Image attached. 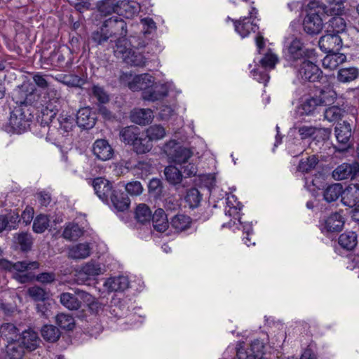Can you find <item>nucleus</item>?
Returning a JSON list of instances; mask_svg holds the SVG:
<instances>
[{
	"mask_svg": "<svg viewBox=\"0 0 359 359\" xmlns=\"http://www.w3.org/2000/svg\"><path fill=\"white\" fill-rule=\"evenodd\" d=\"M93 154L97 159L106 161L112 158L114 149L106 140L100 139L94 142Z\"/></svg>",
	"mask_w": 359,
	"mask_h": 359,
	"instance_id": "f3484780",
	"label": "nucleus"
},
{
	"mask_svg": "<svg viewBox=\"0 0 359 359\" xmlns=\"http://www.w3.org/2000/svg\"><path fill=\"white\" fill-rule=\"evenodd\" d=\"M257 10L252 7L249 12L250 18L243 17L234 21L235 30L242 38L248 36L250 32H255L258 29L255 23L250 22V19L257 18Z\"/></svg>",
	"mask_w": 359,
	"mask_h": 359,
	"instance_id": "f8f14e48",
	"label": "nucleus"
},
{
	"mask_svg": "<svg viewBox=\"0 0 359 359\" xmlns=\"http://www.w3.org/2000/svg\"><path fill=\"white\" fill-rule=\"evenodd\" d=\"M185 201L191 208H196L201 201V195L197 189H190L187 192Z\"/></svg>",
	"mask_w": 359,
	"mask_h": 359,
	"instance_id": "4d7b16f0",
	"label": "nucleus"
},
{
	"mask_svg": "<svg viewBox=\"0 0 359 359\" xmlns=\"http://www.w3.org/2000/svg\"><path fill=\"white\" fill-rule=\"evenodd\" d=\"M18 218L16 215H0V232L15 228Z\"/></svg>",
	"mask_w": 359,
	"mask_h": 359,
	"instance_id": "5fc2aeb1",
	"label": "nucleus"
},
{
	"mask_svg": "<svg viewBox=\"0 0 359 359\" xmlns=\"http://www.w3.org/2000/svg\"><path fill=\"white\" fill-rule=\"evenodd\" d=\"M263 54L264 57L259 61L262 69H254L251 72V74L254 79L266 85L269 80V76L266 70L273 69L279 59L278 55L271 49H268Z\"/></svg>",
	"mask_w": 359,
	"mask_h": 359,
	"instance_id": "6e6552de",
	"label": "nucleus"
},
{
	"mask_svg": "<svg viewBox=\"0 0 359 359\" xmlns=\"http://www.w3.org/2000/svg\"><path fill=\"white\" fill-rule=\"evenodd\" d=\"M165 135V130L161 125H152L146 130V136L151 142L162 140Z\"/></svg>",
	"mask_w": 359,
	"mask_h": 359,
	"instance_id": "de8ad7c7",
	"label": "nucleus"
},
{
	"mask_svg": "<svg viewBox=\"0 0 359 359\" xmlns=\"http://www.w3.org/2000/svg\"><path fill=\"white\" fill-rule=\"evenodd\" d=\"M358 76L359 70L355 67L341 68L337 72V80L341 83H350Z\"/></svg>",
	"mask_w": 359,
	"mask_h": 359,
	"instance_id": "f704fd0d",
	"label": "nucleus"
},
{
	"mask_svg": "<svg viewBox=\"0 0 359 359\" xmlns=\"http://www.w3.org/2000/svg\"><path fill=\"white\" fill-rule=\"evenodd\" d=\"M118 1L115 0H102L98 4L99 11L104 15H109L112 13H117Z\"/></svg>",
	"mask_w": 359,
	"mask_h": 359,
	"instance_id": "864d4df0",
	"label": "nucleus"
},
{
	"mask_svg": "<svg viewBox=\"0 0 359 359\" xmlns=\"http://www.w3.org/2000/svg\"><path fill=\"white\" fill-rule=\"evenodd\" d=\"M191 223V218L184 214H179L172 217L170 225L177 231H182L187 229Z\"/></svg>",
	"mask_w": 359,
	"mask_h": 359,
	"instance_id": "58836bf2",
	"label": "nucleus"
},
{
	"mask_svg": "<svg viewBox=\"0 0 359 359\" xmlns=\"http://www.w3.org/2000/svg\"><path fill=\"white\" fill-rule=\"evenodd\" d=\"M91 253V247L88 243H79L69 250V256L74 259H83L88 257Z\"/></svg>",
	"mask_w": 359,
	"mask_h": 359,
	"instance_id": "c756f323",
	"label": "nucleus"
},
{
	"mask_svg": "<svg viewBox=\"0 0 359 359\" xmlns=\"http://www.w3.org/2000/svg\"><path fill=\"white\" fill-rule=\"evenodd\" d=\"M336 138L339 144H341V150H344L349 147V140L351 137V125L346 122L338 123L335 127Z\"/></svg>",
	"mask_w": 359,
	"mask_h": 359,
	"instance_id": "4be33fe9",
	"label": "nucleus"
},
{
	"mask_svg": "<svg viewBox=\"0 0 359 359\" xmlns=\"http://www.w3.org/2000/svg\"><path fill=\"white\" fill-rule=\"evenodd\" d=\"M39 267V264L37 262L22 261L13 263L5 259H0V269L11 272L13 278L21 283L32 280L34 276L27 271Z\"/></svg>",
	"mask_w": 359,
	"mask_h": 359,
	"instance_id": "423d86ee",
	"label": "nucleus"
},
{
	"mask_svg": "<svg viewBox=\"0 0 359 359\" xmlns=\"http://www.w3.org/2000/svg\"><path fill=\"white\" fill-rule=\"evenodd\" d=\"M18 341H20L22 347L29 351L35 350L41 343L38 333L32 329H28L22 332Z\"/></svg>",
	"mask_w": 359,
	"mask_h": 359,
	"instance_id": "412c9836",
	"label": "nucleus"
},
{
	"mask_svg": "<svg viewBox=\"0 0 359 359\" xmlns=\"http://www.w3.org/2000/svg\"><path fill=\"white\" fill-rule=\"evenodd\" d=\"M140 11V4L135 1L123 0L118 1L117 14L126 18H132Z\"/></svg>",
	"mask_w": 359,
	"mask_h": 359,
	"instance_id": "5701e85b",
	"label": "nucleus"
},
{
	"mask_svg": "<svg viewBox=\"0 0 359 359\" xmlns=\"http://www.w3.org/2000/svg\"><path fill=\"white\" fill-rule=\"evenodd\" d=\"M174 87L172 82H166L156 84L154 89H148L142 93V98L144 100L155 102L161 100L168 95L169 90Z\"/></svg>",
	"mask_w": 359,
	"mask_h": 359,
	"instance_id": "2eb2a0df",
	"label": "nucleus"
},
{
	"mask_svg": "<svg viewBox=\"0 0 359 359\" xmlns=\"http://www.w3.org/2000/svg\"><path fill=\"white\" fill-rule=\"evenodd\" d=\"M337 98V93L331 88L323 90L318 99L320 100L322 105L331 104Z\"/></svg>",
	"mask_w": 359,
	"mask_h": 359,
	"instance_id": "0e129e2a",
	"label": "nucleus"
},
{
	"mask_svg": "<svg viewBox=\"0 0 359 359\" xmlns=\"http://www.w3.org/2000/svg\"><path fill=\"white\" fill-rule=\"evenodd\" d=\"M32 109L30 105L22 102L12 109L8 123L11 131L21 134L27 130L33 118Z\"/></svg>",
	"mask_w": 359,
	"mask_h": 359,
	"instance_id": "39448f33",
	"label": "nucleus"
},
{
	"mask_svg": "<svg viewBox=\"0 0 359 359\" xmlns=\"http://www.w3.org/2000/svg\"><path fill=\"white\" fill-rule=\"evenodd\" d=\"M110 200L114 207L118 211H124L127 210L130 205V200L123 193H118L116 191H114V194L111 195Z\"/></svg>",
	"mask_w": 359,
	"mask_h": 359,
	"instance_id": "4c0bfd02",
	"label": "nucleus"
},
{
	"mask_svg": "<svg viewBox=\"0 0 359 359\" xmlns=\"http://www.w3.org/2000/svg\"><path fill=\"white\" fill-rule=\"evenodd\" d=\"M131 121L138 125H147L153 118V111L149 109H134L130 113Z\"/></svg>",
	"mask_w": 359,
	"mask_h": 359,
	"instance_id": "a878e982",
	"label": "nucleus"
},
{
	"mask_svg": "<svg viewBox=\"0 0 359 359\" xmlns=\"http://www.w3.org/2000/svg\"><path fill=\"white\" fill-rule=\"evenodd\" d=\"M76 123L79 127L85 129H89L94 126L95 116L89 107H83L78 111Z\"/></svg>",
	"mask_w": 359,
	"mask_h": 359,
	"instance_id": "b1692460",
	"label": "nucleus"
},
{
	"mask_svg": "<svg viewBox=\"0 0 359 359\" xmlns=\"http://www.w3.org/2000/svg\"><path fill=\"white\" fill-rule=\"evenodd\" d=\"M164 174L168 182L172 184H177L182 182V172L175 166H167L165 168Z\"/></svg>",
	"mask_w": 359,
	"mask_h": 359,
	"instance_id": "8fccbe9b",
	"label": "nucleus"
},
{
	"mask_svg": "<svg viewBox=\"0 0 359 359\" xmlns=\"http://www.w3.org/2000/svg\"><path fill=\"white\" fill-rule=\"evenodd\" d=\"M48 226V217L45 215H39L34 220L33 231L37 233H41L47 229Z\"/></svg>",
	"mask_w": 359,
	"mask_h": 359,
	"instance_id": "13d9d810",
	"label": "nucleus"
},
{
	"mask_svg": "<svg viewBox=\"0 0 359 359\" xmlns=\"http://www.w3.org/2000/svg\"><path fill=\"white\" fill-rule=\"evenodd\" d=\"M125 62L137 67H143L146 65V58L140 53L135 50H132V53L125 60Z\"/></svg>",
	"mask_w": 359,
	"mask_h": 359,
	"instance_id": "052dcab7",
	"label": "nucleus"
},
{
	"mask_svg": "<svg viewBox=\"0 0 359 359\" xmlns=\"http://www.w3.org/2000/svg\"><path fill=\"white\" fill-rule=\"evenodd\" d=\"M123 82L127 83L128 88L133 91L147 90L154 86V78L149 74H142L133 76L132 74H124L121 76Z\"/></svg>",
	"mask_w": 359,
	"mask_h": 359,
	"instance_id": "1a4fd4ad",
	"label": "nucleus"
},
{
	"mask_svg": "<svg viewBox=\"0 0 359 359\" xmlns=\"http://www.w3.org/2000/svg\"><path fill=\"white\" fill-rule=\"evenodd\" d=\"M318 163V158L315 156L302 159L298 165V170L302 172H308L313 170Z\"/></svg>",
	"mask_w": 359,
	"mask_h": 359,
	"instance_id": "e2e57ef3",
	"label": "nucleus"
},
{
	"mask_svg": "<svg viewBox=\"0 0 359 359\" xmlns=\"http://www.w3.org/2000/svg\"><path fill=\"white\" fill-rule=\"evenodd\" d=\"M105 271L106 269L104 265L91 260L76 271V281L78 284H83L90 277L103 274Z\"/></svg>",
	"mask_w": 359,
	"mask_h": 359,
	"instance_id": "9d476101",
	"label": "nucleus"
},
{
	"mask_svg": "<svg viewBox=\"0 0 359 359\" xmlns=\"http://www.w3.org/2000/svg\"><path fill=\"white\" fill-rule=\"evenodd\" d=\"M151 212L148 206L145 204H140L135 210V217L141 223H144L150 220Z\"/></svg>",
	"mask_w": 359,
	"mask_h": 359,
	"instance_id": "bf43d9fd",
	"label": "nucleus"
},
{
	"mask_svg": "<svg viewBox=\"0 0 359 359\" xmlns=\"http://www.w3.org/2000/svg\"><path fill=\"white\" fill-rule=\"evenodd\" d=\"M343 188L339 183H335L328 186L324 191V198L327 202H332L338 199L341 196L342 197Z\"/></svg>",
	"mask_w": 359,
	"mask_h": 359,
	"instance_id": "37998d69",
	"label": "nucleus"
},
{
	"mask_svg": "<svg viewBox=\"0 0 359 359\" xmlns=\"http://www.w3.org/2000/svg\"><path fill=\"white\" fill-rule=\"evenodd\" d=\"M24 349L19 341H9L6 346V353L11 359H22Z\"/></svg>",
	"mask_w": 359,
	"mask_h": 359,
	"instance_id": "a18cd8bd",
	"label": "nucleus"
},
{
	"mask_svg": "<svg viewBox=\"0 0 359 359\" xmlns=\"http://www.w3.org/2000/svg\"><path fill=\"white\" fill-rule=\"evenodd\" d=\"M341 15H332L333 18L330 20L327 30H330L331 32L338 35L345 31L346 25L344 20L340 17Z\"/></svg>",
	"mask_w": 359,
	"mask_h": 359,
	"instance_id": "a19ab883",
	"label": "nucleus"
},
{
	"mask_svg": "<svg viewBox=\"0 0 359 359\" xmlns=\"http://www.w3.org/2000/svg\"><path fill=\"white\" fill-rule=\"evenodd\" d=\"M28 294L35 301L43 302L46 297L45 290L38 286L30 287L28 290Z\"/></svg>",
	"mask_w": 359,
	"mask_h": 359,
	"instance_id": "69168bd1",
	"label": "nucleus"
},
{
	"mask_svg": "<svg viewBox=\"0 0 359 359\" xmlns=\"http://www.w3.org/2000/svg\"><path fill=\"white\" fill-rule=\"evenodd\" d=\"M358 171L359 164L358 163H343L333 171V177L337 180L353 178Z\"/></svg>",
	"mask_w": 359,
	"mask_h": 359,
	"instance_id": "aec40b11",
	"label": "nucleus"
},
{
	"mask_svg": "<svg viewBox=\"0 0 359 359\" xmlns=\"http://www.w3.org/2000/svg\"><path fill=\"white\" fill-rule=\"evenodd\" d=\"M243 205L237 201V198L233 194H229L226 197V208L225 209V215L233 219L238 217L239 219L240 211Z\"/></svg>",
	"mask_w": 359,
	"mask_h": 359,
	"instance_id": "7c9ffc66",
	"label": "nucleus"
},
{
	"mask_svg": "<svg viewBox=\"0 0 359 359\" xmlns=\"http://www.w3.org/2000/svg\"><path fill=\"white\" fill-rule=\"evenodd\" d=\"M140 135V128L134 126L126 127L120 132L121 141L131 145L134 144Z\"/></svg>",
	"mask_w": 359,
	"mask_h": 359,
	"instance_id": "c9c22d12",
	"label": "nucleus"
},
{
	"mask_svg": "<svg viewBox=\"0 0 359 359\" xmlns=\"http://www.w3.org/2000/svg\"><path fill=\"white\" fill-rule=\"evenodd\" d=\"M344 224V219L339 212L331 214L320 222L323 233L339 231Z\"/></svg>",
	"mask_w": 359,
	"mask_h": 359,
	"instance_id": "a211bd4d",
	"label": "nucleus"
},
{
	"mask_svg": "<svg viewBox=\"0 0 359 359\" xmlns=\"http://www.w3.org/2000/svg\"><path fill=\"white\" fill-rule=\"evenodd\" d=\"M41 333L43 339L49 342H55L60 337L59 329L53 325L43 326Z\"/></svg>",
	"mask_w": 359,
	"mask_h": 359,
	"instance_id": "79ce46f5",
	"label": "nucleus"
},
{
	"mask_svg": "<svg viewBox=\"0 0 359 359\" xmlns=\"http://www.w3.org/2000/svg\"><path fill=\"white\" fill-rule=\"evenodd\" d=\"M327 53L322 60L323 67L327 70L335 69L346 60V56L343 53H337V51Z\"/></svg>",
	"mask_w": 359,
	"mask_h": 359,
	"instance_id": "cd10ccee",
	"label": "nucleus"
},
{
	"mask_svg": "<svg viewBox=\"0 0 359 359\" xmlns=\"http://www.w3.org/2000/svg\"><path fill=\"white\" fill-rule=\"evenodd\" d=\"M83 303L86 304L89 309L94 313H98L103 310L104 304L99 302L91 294L86 292H80L79 293Z\"/></svg>",
	"mask_w": 359,
	"mask_h": 359,
	"instance_id": "e433bc0d",
	"label": "nucleus"
},
{
	"mask_svg": "<svg viewBox=\"0 0 359 359\" xmlns=\"http://www.w3.org/2000/svg\"><path fill=\"white\" fill-rule=\"evenodd\" d=\"M126 191L131 196H138L142 194L143 188L138 181L128 182L125 186Z\"/></svg>",
	"mask_w": 359,
	"mask_h": 359,
	"instance_id": "338daca9",
	"label": "nucleus"
},
{
	"mask_svg": "<svg viewBox=\"0 0 359 359\" xmlns=\"http://www.w3.org/2000/svg\"><path fill=\"white\" fill-rule=\"evenodd\" d=\"M338 243L344 249L352 250L358 245V236L354 231H346L339 236Z\"/></svg>",
	"mask_w": 359,
	"mask_h": 359,
	"instance_id": "2f4dec72",
	"label": "nucleus"
},
{
	"mask_svg": "<svg viewBox=\"0 0 359 359\" xmlns=\"http://www.w3.org/2000/svg\"><path fill=\"white\" fill-rule=\"evenodd\" d=\"M264 348V342L256 339L248 348L240 347L237 351V356L238 359H262Z\"/></svg>",
	"mask_w": 359,
	"mask_h": 359,
	"instance_id": "4468645a",
	"label": "nucleus"
},
{
	"mask_svg": "<svg viewBox=\"0 0 359 359\" xmlns=\"http://www.w3.org/2000/svg\"><path fill=\"white\" fill-rule=\"evenodd\" d=\"M332 6L324 5L318 1L309 2L306 8V15L303 20V29L310 35L319 34L323 28V15H334L330 12Z\"/></svg>",
	"mask_w": 359,
	"mask_h": 359,
	"instance_id": "f03ea898",
	"label": "nucleus"
},
{
	"mask_svg": "<svg viewBox=\"0 0 359 359\" xmlns=\"http://www.w3.org/2000/svg\"><path fill=\"white\" fill-rule=\"evenodd\" d=\"M342 203L349 208H355L359 211V184H350L343 190Z\"/></svg>",
	"mask_w": 359,
	"mask_h": 359,
	"instance_id": "dca6fc26",
	"label": "nucleus"
},
{
	"mask_svg": "<svg viewBox=\"0 0 359 359\" xmlns=\"http://www.w3.org/2000/svg\"><path fill=\"white\" fill-rule=\"evenodd\" d=\"M57 111V107L52 102L43 107L38 121L45 127L48 126L46 140L60 147H66L72 144L74 129L76 121L73 114L62 112L57 120L53 121Z\"/></svg>",
	"mask_w": 359,
	"mask_h": 359,
	"instance_id": "f257e3e1",
	"label": "nucleus"
},
{
	"mask_svg": "<svg viewBox=\"0 0 359 359\" xmlns=\"http://www.w3.org/2000/svg\"><path fill=\"white\" fill-rule=\"evenodd\" d=\"M236 220H238V222L240 225H242V227H243V232L244 233L246 234V237H244L243 238V241L245 243V245H247L248 246H250L251 245H254L255 244V242H251L250 241V239L249 238V236L250 235V233H252V225L251 223H243L241 222V217L239 216V219L238 217H236L234 218V220H231L229 223H228V226L231 228L233 227V226L236 225L237 223H236Z\"/></svg>",
	"mask_w": 359,
	"mask_h": 359,
	"instance_id": "3c124183",
	"label": "nucleus"
},
{
	"mask_svg": "<svg viewBox=\"0 0 359 359\" xmlns=\"http://www.w3.org/2000/svg\"><path fill=\"white\" fill-rule=\"evenodd\" d=\"M283 57L292 65L314 55V50L306 47L302 39L290 34L285 37L283 48Z\"/></svg>",
	"mask_w": 359,
	"mask_h": 359,
	"instance_id": "7ed1b4c3",
	"label": "nucleus"
},
{
	"mask_svg": "<svg viewBox=\"0 0 359 359\" xmlns=\"http://www.w3.org/2000/svg\"><path fill=\"white\" fill-rule=\"evenodd\" d=\"M130 285V281L127 276H120L109 278L104 283V288L109 292L123 291Z\"/></svg>",
	"mask_w": 359,
	"mask_h": 359,
	"instance_id": "393cba45",
	"label": "nucleus"
},
{
	"mask_svg": "<svg viewBox=\"0 0 359 359\" xmlns=\"http://www.w3.org/2000/svg\"><path fill=\"white\" fill-rule=\"evenodd\" d=\"M18 328L11 323H4L0 327L1 336L9 341H17L18 337Z\"/></svg>",
	"mask_w": 359,
	"mask_h": 359,
	"instance_id": "c03bdc74",
	"label": "nucleus"
},
{
	"mask_svg": "<svg viewBox=\"0 0 359 359\" xmlns=\"http://www.w3.org/2000/svg\"><path fill=\"white\" fill-rule=\"evenodd\" d=\"M154 228L159 231L164 232L169 226L168 220L164 210L161 208L157 209L152 217Z\"/></svg>",
	"mask_w": 359,
	"mask_h": 359,
	"instance_id": "473e14b6",
	"label": "nucleus"
},
{
	"mask_svg": "<svg viewBox=\"0 0 359 359\" xmlns=\"http://www.w3.org/2000/svg\"><path fill=\"white\" fill-rule=\"evenodd\" d=\"M302 139H306L318 134L327 136L330 131L328 129L313 127L311 126H302L296 128Z\"/></svg>",
	"mask_w": 359,
	"mask_h": 359,
	"instance_id": "72a5a7b5",
	"label": "nucleus"
},
{
	"mask_svg": "<svg viewBox=\"0 0 359 359\" xmlns=\"http://www.w3.org/2000/svg\"><path fill=\"white\" fill-rule=\"evenodd\" d=\"M93 187L95 194L102 201H108L111 195L114 194L111 182L104 178H95L93 181Z\"/></svg>",
	"mask_w": 359,
	"mask_h": 359,
	"instance_id": "6ab92c4d",
	"label": "nucleus"
},
{
	"mask_svg": "<svg viewBox=\"0 0 359 359\" xmlns=\"http://www.w3.org/2000/svg\"><path fill=\"white\" fill-rule=\"evenodd\" d=\"M55 320L56 323L62 329L71 330L74 327V319L69 314L60 313Z\"/></svg>",
	"mask_w": 359,
	"mask_h": 359,
	"instance_id": "6e6d98bb",
	"label": "nucleus"
},
{
	"mask_svg": "<svg viewBox=\"0 0 359 359\" xmlns=\"http://www.w3.org/2000/svg\"><path fill=\"white\" fill-rule=\"evenodd\" d=\"M80 292H83V290H77L75 294L65 292L60 295V302L61 304L67 308L69 310H77L83 302L82 299L80 298L79 293Z\"/></svg>",
	"mask_w": 359,
	"mask_h": 359,
	"instance_id": "c85d7f7f",
	"label": "nucleus"
},
{
	"mask_svg": "<svg viewBox=\"0 0 359 359\" xmlns=\"http://www.w3.org/2000/svg\"><path fill=\"white\" fill-rule=\"evenodd\" d=\"M133 147L136 153L145 154L151 149L152 143L146 135H140L133 144Z\"/></svg>",
	"mask_w": 359,
	"mask_h": 359,
	"instance_id": "49530a36",
	"label": "nucleus"
},
{
	"mask_svg": "<svg viewBox=\"0 0 359 359\" xmlns=\"http://www.w3.org/2000/svg\"><path fill=\"white\" fill-rule=\"evenodd\" d=\"M58 80L67 86L75 88H81L86 83V80L83 78L75 74L63 75Z\"/></svg>",
	"mask_w": 359,
	"mask_h": 359,
	"instance_id": "09e8293b",
	"label": "nucleus"
},
{
	"mask_svg": "<svg viewBox=\"0 0 359 359\" xmlns=\"http://www.w3.org/2000/svg\"><path fill=\"white\" fill-rule=\"evenodd\" d=\"M322 105L318 97H309L302 102L299 107L302 114L311 115L314 113L317 107Z\"/></svg>",
	"mask_w": 359,
	"mask_h": 359,
	"instance_id": "ea45409f",
	"label": "nucleus"
},
{
	"mask_svg": "<svg viewBox=\"0 0 359 359\" xmlns=\"http://www.w3.org/2000/svg\"><path fill=\"white\" fill-rule=\"evenodd\" d=\"M127 34L126 23L118 17L106 20L102 25L92 33V40L97 44H102L110 40H116L119 36Z\"/></svg>",
	"mask_w": 359,
	"mask_h": 359,
	"instance_id": "20e7f679",
	"label": "nucleus"
},
{
	"mask_svg": "<svg viewBox=\"0 0 359 359\" xmlns=\"http://www.w3.org/2000/svg\"><path fill=\"white\" fill-rule=\"evenodd\" d=\"M141 23L142 25V32L144 34H151L156 29V22L150 18L141 19Z\"/></svg>",
	"mask_w": 359,
	"mask_h": 359,
	"instance_id": "774afa93",
	"label": "nucleus"
},
{
	"mask_svg": "<svg viewBox=\"0 0 359 359\" xmlns=\"http://www.w3.org/2000/svg\"><path fill=\"white\" fill-rule=\"evenodd\" d=\"M133 48L130 42L125 36H119L116 39L114 48V55L116 57L122 59L124 62L132 53Z\"/></svg>",
	"mask_w": 359,
	"mask_h": 359,
	"instance_id": "bb28decb",
	"label": "nucleus"
},
{
	"mask_svg": "<svg viewBox=\"0 0 359 359\" xmlns=\"http://www.w3.org/2000/svg\"><path fill=\"white\" fill-rule=\"evenodd\" d=\"M15 242L20 245L21 250L27 251L31 248L32 245V238L31 234L27 233H21L14 237Z\"/></svg>",
	"mask_w": 359,
	"mask_h": 359,
	"instance_id": "680f3d73",
	"label": "nucleus"
},
{
	"mask_svg": "<svg viewBox=\"0 0 359 359\" xmlns=\"http://www.w3.org/2000/svg\"><path fill=\"white\" fill-rule=\"evenodd\" d=\"M163 151L170 162L180 166L188 163L193 156L191 149L181 146L175 140H170L165 144Z\"/></svg>",
	"mask_w": 359,
	"mask_h": 359,
	"instance_id": "0eeeda50",
	"label": "nucleus"
},
{
	"mask_svg": "<svg viewBox=\"0 0 359 359\" xmlns=\"http://www.w3.org/2000/svg\"><path fill=\"white\" fill-rule=\"evenodd\" d=\"M319 47L325 53L338 51L342 47V39L338 34L332 33L330 30H326L318 41Z\"/></svg>",
	"mask_w": 359,
	"mask_h": 359,
	"instance_id": "9b49d317",
	"label": "nucleus"
},
{
	"mask_svg": "<svg viewBox=\"0 0 359 359\" xmlns=\"http://www.w3.org/2000/svg\"><path fill=\"white\" fill-rule=\"evenodd\" d=\"M83 234L82 229L77 224H67L63 231V237L69 241L76 240Z\"/></svg>",
	"mask_w": 359,
	"mask_h": 359,
	"instance_id": "603ef678",
	"label": "nucleus"
},
{
	"mask_svg": "<svg viewBox=\"0 0 359 359\" xmlns=\"http://www.w3.org/2000/svg\"><path fill=\"white\" fill-rule=\"evenodd\" d=\"M300 63V67L297 69V76L304 81L314 82L318 79L321 71L317 65L306 59Z\"/></svg>",
	"mask_w": 359,
	"mask_h": 359,
	"instance_id": "ddd939ff",
	"label": "nucleus"
}]
</instances>
